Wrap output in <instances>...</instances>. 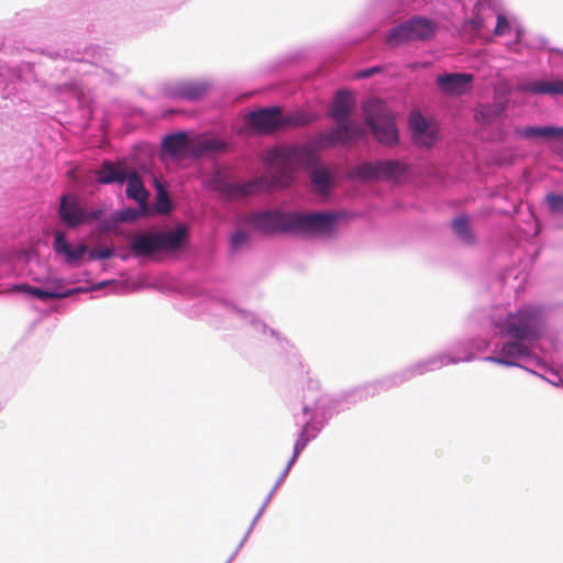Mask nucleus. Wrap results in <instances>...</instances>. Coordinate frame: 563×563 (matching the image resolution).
I'll list each match as a JSON object with an SVG mask.
<instances>
[{"label": "nucleus", "mask_w": 563, "mask_h": 563, "mask_svg": "<svg viewBox=\"0 0 563 563\" xmlns=\"http://www.w3.org/2000/svg\"><path fill=\"white\" fill-rule=\"evenodd\" d=\"M10 290L13 292H22L43 301L70 297V286L60 279L47 282L43 286H32L26 283L14 284L11 286Z\"/></svg>", "instance_id": "nucleus-16"}, {"label": "nucleus", "mask_w": 563, "mask_h": 563, "mask_svg": "<svg viewBox=\"0 0 563 563\" xmlns=\"http://www.w3.org/2000/svg\"><path fill=\"white\" fill-rule=\"evenodd\" d=\"M515 133L518 137L525 140L534 137L560 139L563 136V126H525L517 128Z\"/></svg>", "instance_id": "nucleus-22"}, {"label": "nucleus", "mask_w": 563, "mask_h": 563, "mask_svg": "<svg viewBox=\"0 0 563 563\" xmlns=\"http://www.w3.org/2000/svg\"><path fill=\"white\" fill-rule=\"evenodd\" d=\"M378 71H379V67L374 66V67H369V68L360 70L357 73L356 77L357 78H369V77H372L374 74H376Z\"/></svg>", "instance_id": "nucleus-37"}, {"label": "nucleus", "mask_w": 563, "mask_h": 563, "mask_svg": "<svg viewBox=\"0 0 563 563\" xmlns=\"http://www.w3.org/2000/svg\"><path fill=\"white\" fill-rule=\"evenodd\" d=\"M471 361L472 355L468 350H464L463 355L456 356L449 353L431 355L398 372L362 387H357L345 394L343 399H334L329 395L322 394L319 388V382L309 378L307 388H305L302 395L301 412L294 415L296 424H301V429L294 445L292 456L288 461L283 476L288 472L307 444L317 438L329 419H331L335 412L344 409L343 401L354 404L368 397H374L382 391L398 387L417 376L424 375L451 364Z\"/></svg>", "instance_id": "nucleus-1"}, {"label": "nucleus", "mask_w": 563, "mask_h": 563, "mask_svg": "<svg viewBox=\"0 0 563 563\" xmlns=\"http://www.w3.org/2000/svg\"><path fill=\"white\" fill-rule=\"evenodd\" d=\"M111 62V53L97 45L73 51V71L81 75H99L100 71H108Z\"/></svg>", "instance_id": "nucleus-13"}, {"label": "nucleus", "mask_w": 563, "mask_h": 563, "mask_svg": "<svg viewBox=\"0 0 563 563\" xmlns=\"http://www.w3.org/2000/svg\"><path fill=\"white\" fill-rule=\"evenodd\" d=\"M126 169L117 167L111 162H104L101 167L96 170V178L100 184H123L126 179Z\"/></svg>", "instance_id": "nucleus-23"}, {"label": "nucleus", "mask_w": 563, "mask_h": 563, "mask_svg": "<svg viewBox=\"0 0 563 563\" xmlns=\"http://www.w3.org/2000/svg\"><path fill=\"white\" fill-rule=\"evenodd\" d=\"M86 111H87V113H88L89 115H91V112H92V111H91V109H90V108H88Z\"/></svg>", "instance_id": "nucleus-44"}, {"label": "nucleus", "mask_w": 563, "mask_h": 563, "mask_svg": "<svg viewBox=\"0 0 563 563\" xmlns=\"http://www.w3.org/2000/svg\"><path fill=\"white\" fill-rule=\"evenodd\" d=\"M58 214L65 227L70 228V191L68 190L60 196Z\"/></svg>", "instance_id": "nucleus-31"}, {"label": "nucleus", "mask_w": 563, "mask_h": 563, "mask_svg": "<svg viewBox=\"0 0 563 563\" xmlns=\"http://www.w3.org/2000/svg\"><path fill=\"white\" fill-rule=\"evenodd\" d=\"M125 183L128 198L135 200L139 206L144 208L147 205L148 192L140 175L135 170H128Z\"/></svg>", "instance_id": "nucleus-21"}, {"label": "nucleus", "mask_w": 563, "mask_h": 563, "mask_svg": "<svg viewBox=\"0 0 563 563\" xmlns=\"http://www.w3.org/2000/svg\"><path fill=\"white\" fill-rule=\"evenodd\" d=\"M71 89H73V95H74V93H75V91H76V86H75V82H74V81H73Z\"/></svg>", "instance_id": "nucleus-43"}, {"label": "nucleus", "mask_w": 563, "mask_h": 563, "mask_svg": "<svg viewBox=\"0 0 563 563\" xmlns=\"http://www.w3.org/2000/svg\"><path fill=\"white\" fill-rule=\"evenodd\" d=\"M228 143L219 137H190L185 131L170 133L162 141V153L172 158H200L207 155L223 153Z\"/></svg>", "instance_id": "nucleus-5"}, {"label": "nucleus", "mask_w": 563, "mask_h": 563, "mask_svg": "<svg viewBox=\"0 0 563 563\" xmlns=\"http://www.w3.org/2000/svg\"><path fill=\"white\" fill-rule=\"evenodd\" d=\"M438 31V22L423 15H415L391 27L386 36V43L389 46H398L409 42L429 41Z\"/></svg>", "instance_id": "nucleus-9"}, {"label": "nucleus", "mask_w": 563, "mask_h": 563, "mask_svg": "<svg viewBox=\"0 0 563 563\" xmlns=\"http://www.w3.org/2000/svg\"><path fill=\"white\" fill-rule=\"evenodd\" d=\"M454 233L465 243H472L474 238L466 217H457L452 222Z\"/></svg>", "instance_id": "nucleus-29"}, {"label": "nucleus", "mask_w": 563, "mask_h": 563, "mask_svg": "<svg viewBox=\"0 0 563 563\" xmlns=\"http://www.w3.org/2000/svg\"><path fill=\"white\" fill-rule=\"evenodd\" d=\"M494 35L511 36L512 41L508 42L506 45L510 52L518 53L523 29L516 18L499 13L496 18Z\"/></svg>", "instance_id": "nucleus-19"}, {"label": "nucleus", "mask_w": 563, "mask_h": 563, "mask_svg": "<svg viewBox=\"0 0 563 563\" xmlns=\"http://www.w3.org/2000/svg\"><path fill=\"white\" fill-rule=\"evenodd\" d=\"M81 291H82V289L80 287H73V289H71L73 295L76 292H81Z\"/></svg>", "instance_id": "nucleus-41"}, {"label": "nucleus", "mask_w": 563, "mask_h": 563, "mask_svg": "<svg viewBox=\"0 0 563 563\" xmlns=\"http://www.w3.org/2000/svg\"><path fill=\"white\" fill-rule=\"evenodd\" d=\"M154 187L156 191L155 209L158 213L167 214L172 211L173 205L168 191L163 183L157 178L154 179Z\"/></svg>", "instance_id": "nucleus-26"}, {"label": "nucleus", "mask_w": 563, "mask_h": 563, "mask_svg": "<svg viewBox=\"0 0 563 563\" xmlns=\"http://www.w3.org/2000/svg\"><path fill=\"white\" fill-rule=\"evenodd\" d=\"M408 124L416 145L431 147L435 144L438 131L419 111L410 112Z\"/></svg>", "instance_id": "nucleus-18"}, {"label": "nucleus", "mask_w": 563, "mask_h": 563, "mask_svg": "<svg viewBox=\"0 0 563 563\" xmlns=\"http://www.w3.org/2000/svg\"><path fill=\"white\" fill-rule=\"evenodd\" d=\"M31 73L29 64L19 67L0 65V110H10L22 103L25 98L18 91V86H22V75Z\"/></svg>", "instance_id": "nucleus-12"}, {"label": "nucleus", "mask_w": 563, "mask_h": 563, "mask_svg": "<svg viewBox=\"0 0 563 563\" xmlns=\"http://www.w3.org/2000/svg\"><path fill=\"white\" fill-rule=\"evenodd\" d=\"M490 349V344L483 339H472V340H464L459 341L454 343L449 351H445L444 353H449L453 356L456 355H463L464 350H468L472 355V361L474 360V353L475 352H482Z\"/></svg>", "instance_id": "nucleus-24"}, {"label": "nucleus", "mask_w": 563, "mask_h": 563, "mask_svg": "<svg viewBox=\"0 0 563 563\" xmlns=\"http://www.w3.org/2000/svg\"><path fill=\"white\" fill-rule=\"evenodd\" d=\"M341 217L342 214L339 212H292L291 232L296 231L313 236L328 238L335 232Z\"/></svg>", "instance_id": "nucleus-10"}, {"label": "nucleus", "mask_w": 563, "mask_h": 563, "mask_svg": "<svg viewBox=\"0 0 563 563\" xmlns=\"http://www.w3.org/2000/svg\"><path fill=\"white\" fill-rule=\"evenodd\" d=\"M87 221L86 212H84L73 197V228L77 227L81 222Z\"/></svg>", "instance_id": "nucleus-35"}, {"label": "nucleus", "mask_w": 563, "mask_h": 563, "mask_svg": "<svg viewBox=\"0 0 563 563\" xmlns=\"http://www.w3.org/2000/svg\"><path fill=\"white\" fill-rule=\"evenodd\" d=\"M354 106L355 101L350 91H336L328 111V117L335 122V126L317 135L314 144L318 147L356 143L366 136L365 128L352 119Z\"/></svg>", "instance_id": "nucleus-4"}, {"label": "nucleus", "mask_w": 563, "mask_h": 563, "mask_svg": "<svg viewBox=\"0 0 563 563\" xmlns=\"http://www.w3.org/2000/svg\"><path fill=\"white\" fill-rule=\"evenodd\" d=\"M310 181L320 194H328L332 186V176L325 168L318 167L311 170Z\"/></svg>", "instance_id": "nucleus-25"}, {"label": "nucleus", "mask_w": 563, "mask_h": 563, "mask_svg": "<svg viewBox=\"0 0 563 563\" xmlns=\"http://www.w3.org/2000/svg\"><path fill=\"white\" fill-rule=\"evenodd\" d=\"M249 241V234L242 230L235 231L231 235L230 245L232 250H238Z\"/></svg>", "instance_id": "nucleus-34"}, {"label": "nucleus", "mask_w": 563, "mask_h": 563, "mask_svg": "<svg viewBox=\"0 0 563 563\" xmlns=\"http://www.w3.org/2000/svg\"><path fill=\"white\" fill-rule=\"evenodd\" d=\"M188 240V229L184 224L164 232H141L130 239L129 247L137 256H152L158 252H175L180 250Z\"/></svg>", "instance_id": "nucleus-6"}, {"label": "nucleus", "mask_w": 563, "mask_h": 563, "mask_svg": "<svg viewBox=\"0 0 563 563\" xmlns=\"http://www.w3.org/2000/svg\"><path fill=\"white\" fill-rule=\"evenodd\" d=\"M528 90L541 95H563V81L537 80L528 85Z\"/></svg>", "instance_id": "nucleus-27"}, {"label": "nucleus", "mask_w": 563, "mask_h": 563, "mask_svg": "<svg viewBox=\"0 0 563 563\" xmlns=\"http://www.w3.org/2000/svg\"><path fill=\"white\" fill-rule=\"evenodd\" d=\"M65 175L70 178V168L65 172Z\"/></svg>", "instance_id": "nucleus-42"}, {"label": "nucleus", "mask_w": 563, "mask_h": 563, "mask_svg": "<svg viewBox=\"0 0 563 563\" xmlns=\"http://www.w3.org/2000/svg\"><path fill=\"white\" fill-rule=\"evenodd\" d=\"M504 111V107H484L478 114L487 122H492L494 118L499 117Z\"/></svg>", "instance_id": "nucleus-33"}, {"label": "nucleus", "mask_w": 563, "mask_h": 563, "mask_svg": "<svg viewBox=\"0 0 563 563\" xmlns=\"http://www.w3.org/2000/svg\"><path fill=\"white\" fill-rule=\"evenodd\" d=\"M490 322L497 335L509 338L511 341L495 343L493 354L483 357V361L508 367L520 366L553 386L561 384L559 373L548 367L533 352V344L541 336L545 325L542 307L525 305L515 312L493 314Z\"/></svg>", "instance_id": "nucleus-2"}, {"label": "nucleus", "mask_w": 563, "mask_h": 563, "mask_svg": "<svg viewBox=\"0 0 563 563\" xmlns=\"http://www.w3.org/2000/svg\"><path fill=\"white\" fill-rule=\"evenodd\" d=\"M549 210L554 214H563V195L549 194L547 196Z\"/></svg>", "instance_id": "nucleus-32"}, {"label": "nucleus", "mask_w": 563, "mask_h": 563, "mask_svg": "<svg viewBox=\"0 0 563 563\" xmlns=\"http://www.w3.org/2000/svg\"><path fill=\"white\" fill-rule=\"evenodd\" d=\"M473 80L471 74L444 73L437 77V85L445 93L461 96L471 90Z\"/></svg>", "instance_id": "nucleus-20"}, {"label": "nucleus", "mask_w": 563, "mask_h": 563, "mask_svg": "<svg viewBox=\"0 0 563 563\" xmlns=\"http://www.w3.org/2000/svg\"><path fill=\"white\" fill-rule=\"evenodd\" d=\"M362 110L365 114V125L379 144L385 146L398 144L399 132L395 115L382 100L368 99L363 103Z\"/></svg>", "instance_id": "nucleus-7"}, {"label": "nucleus", "mask_w": 563, "mask_h": 563, "mask_svg": "<svg viewBox=\"0 0 563 563\" xmlns=\"http://www.w3.org/2000/svg\"><path fill=\"white\" fill-rule=\"evenodd\" d=\"M84 254V247L81 246H77V247H74L73 246V263L77 260H79Z\"/></svg>", "instance_id": "nucleus-39"}, {"label": "nucleus", "mask_w": 563, "mask_h": 563, "mask_svg": "<svg viewBox=\"0 0 563 563\" xmlns=\"http://www.w3.org/2000/svg\"><path fill=\"white\" fill-rule=\"evenodd\" d=\"M113 255V249L102 247L89 252L90 260H108Z\"/></svg>", "instance_id": "nucleus-36"}, {"label": "nucleus", "mask_w": 563, "mask_h": 563, "mask_svg": "<svg viewBox=\"0 0 563 563\" xmlns=\"http://www.w3.org/2000/svg\"><path fill=\"white\" fill-rule=\"evenodd\" d=\"M53 249L57 255L64 256L65 261L70 263V242H68L64 232L55 231Z\"/></svg>", "instance_id": "nucleus-28"}, {"label": "nucleus", "mask_w": 563, "mask_h": 563, "mask_svg": "<svg viewBox=\"0 0 563 563\" xmlns=\"http://www.w3.org/2000/svg\"><path fill=\"white\" fill-rule=\"evenodd\" d=\"M147 205L144 208L141 206H139V208H125L115 212L114 219L119 222H134L145 216L147 213Z\"/></svg>", "instance_id": "nucleus-30"}, {"label": "nucleus", "mask_w": 563, "mask_h": 563, "mask_svg": "<svg viewBox=\"0 0 563 563\" xmlns=\"http://www.w3.org/2000/svg\"><path fill=\"white\" fill-rule=\"evenodd\" d=\"M313 159L309 145L273 146L262 162L272 172L271 176H257L244 183H232L225 178L216 180V189L228 198H245L262 190L286 188L294 181V174L300 166H308Z\"/></svg>", "instance_id": "nucleus-3"}, {"label": "nucleus", "mask_w": 563, "mask_h": 563, "mask_svg": "<svg viewBox=\"0 0 563 563\" xmlns=\"http://www.w3.org/2000/svg\"><path fill=\"white\" fill-rule=\"evenodd\" d=\"M409 172L407 164L395 161L385 159L376 162H364L354 168L355 178L363 181L384 179L387 181H400Z\"/></svg>", "instance_id": "nucleus-11"}, {"label": "nucleus", "mask_w": 563, "mask_h": 563, "mask_svg": "<svg viewBox=\"0 0 563 563\" xmlns=\"http://www.w3.org/2000/svg\"><path fill=\"white\" fill-rule=\"evenodd\" d=\"M318 119L319 115L317 113L306 111H296L283 115L282 111L276 107L252 111L247 115V120L254 129L266 133L287 126L308 125Z\"/></svg>", "instance_id": "nucleus-8"}, {"label": "nucleus", "mask_w": 563, "mask_h": 563, "mask_svg": "<svg viewBox=\"0 0 563 563\" xmlns=\"http://www.w3.org/2000/svg\"><path fill=\"white\" fill-rule=\"evenodd\" d=\"M470 23L476 31L482 30V27L484 26V22L479 16H474L473 19H471Z\"/></svg>", "instance_id": "nucleus-38"}, {"label": "nucleus", "mask_w": 563, "mask_h": 563, "mask_svg": "<svg viewBox=\"0 0 563 563\" xmlns=\"http://www.w3.org/2000/svg\"><path fill=\"white\" fill-rule=\"evenodd\" d=\"M216 305L224 311L230 321L235 325L250 327V330L253 333H262L263 335L268 334L272 339L278 340L277 333L274 330L268 329L266 324L257 319L253 313L239 309L236 306L228 301H217Z\"/></svg>", "instance_id": "nucleus-17"}, {"label": "nucleus", "mask_w": 563, "mask_h": 563, "mask_svg": "<svg viewBox=\"0 0 563 563\" xmlns=\"http://www.w3.org/2000/svg\"><path fill=\"white\" fill-rule=\"evenodd\" d=\"M100 214H101L100 210H93L91 212H88V213H86L87 221L97 220V219H99Z\"/></svg>", "instance_id": "nucleus-40"}, {"label": "nucleus", "mask_w": 563, "mask_h": 563, "mask_svg": "<svg viewBox=\"0 0 563 563\" xmlns=\"http://www.w3.org/2000/svg\"><path fill=\"white\" fill-rule=\"evenodd\" d=\"M292 212L280 210H265L251 216V224L260 232L268 234L275 232H291Z\"/></svg>", "instance_id": "nucleus-15"}, {"label": "nucleus", "mask_w": 563, "mask_h": 563, "mask_svg": "<svg viewBox=\"0 0 563 563\" xmlns=\"http://www.w3.org/2000/svg\"><path fill=\"white\" fill-rule=\"evenodd\" d=\"M277 488V484L272 488L271 493H274Z\"/></svg>", "instance_id": "nucleus-45"}, {"label": "nucleus", "mask_w": 563, "mask_h": 563, "mask_svg": "<svg viewBox=\"0 0 563 563\" xmlns=\"http://www.w3.org/2000/svg\"><path fill=\"white\" fill-rule=\"evenodd\" d=\"M212 82L208 79L173 80L163 85L162 95L172 100L198 101L209 93Z\"/></svg>", "instance_id": "nucleus-14"}]
</instances>
